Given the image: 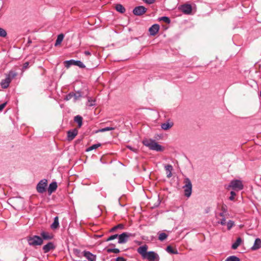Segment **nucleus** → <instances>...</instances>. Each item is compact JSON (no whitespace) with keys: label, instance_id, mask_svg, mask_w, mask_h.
I'll return each mask as SVG.
<instances>
[{"label":"nucleus","instance_id":"f257e3e1","mask_svg":"<svg viewBox=\"0 0 261 261\" xmlns=\"http://www.w3.org/2000/svg\"><path fill=\"white\" fill-rule=\"evenodd\" d=\"M142 143L151 150L156 151H163L164 150V148L154 140L146 139L143 140Z\"/></svg>","mask_w":261,"mask_h":261},{"label":"nucleus","instance_id":"f03ea898","mask_svg":"<svg viewBox=\"0 0 261 261\" xmlns=\"http://www.w3.org/2000/svg\"><path fill=\"white\" fill-rule=\"evenodd\" d=\"M27 241L30 246H40L43 244V239L38 236L28 237Z\"/></svg>","mask_w":261,"mask_h":261},{"label":"nucleus","instance_id":"7ed1b4c3","mask_svg":"<svg viewBox=\"0 0 261 261\" xmlns=\"http://www.w3.org/2000/svg\"><path fill=\"white\" fill-rule=\"evenodd\" d=\"M185 185L183 187L184 190V194L187 197H189L192 193V185L190 179L187 177L184 179Z\"/></svg>","mask_w":261,"mask_h":261},{"label":"nucleus","instance_id":"20e7f679","mask_svg":"<svg viewBox=\"0 0 261 261\" xmlns=\"http://www.w3.org/2000/svg\"><path fill=\"white\" fill-rule=\"evenodd\" d=\"M65 66L66 68H69L72 65L77 66L81 68H85L86 67L85 65L79 60H74L73 59L65 61L64 62Z\"/></svg>","mask_w":261,"mask_h":261},{"label":"nucleus","instance_id":"39448f33","mask_svg":"<svg viewBox=\"0 0 261 261\" xmlns=\"http://www.w3.org/2000/svg\"><path fill=\"white\" fill-rule=\"evenodd\" d=\"M228 187L237 191L241 190L244 188L242 181L238 179L231 180Z\"/></svg>","mask_w":261,"mask_h":261},{"label":"nucleus","instance_id":"423d86ee","mask_svg":"<svg viewBox=\"0 0 261 261\" xmlns=\"http://www.w3.org/2000/svg\"><path fill=\"white\" fill-rule=\"evenodd\" d=\"M47 180L45 179L41 180L36 187L37 191L39 193H43L46 191Z\"/></svg>","mask_w":261,"mask_h":261},{"label":"nucleus","instance_id":"0eeeda50","mask_svg":"<svg viewBox=\"0 0 261 261\" xmlns=\"http://www.w3.org/2000/svg\"><path fill=\"white\" fill-rule=\"evenodd\" d=\"M82 97L81 92L80 91L74 93L73 92H70L64 98V100L68 101L72 98L74 99V101H75L78 100L80 97Z\"/></svg>","mask_w":261,"mask_h":261},{"label":"nucleus","instance_id":"6e6552de","mask_svg":"<svg viewBox=\"0 0 261 261\" xmlns=\"http://www.w3.org/2000/svg\"><path fill=\"white\" fill-rule=\"evenodd\" d=\"M133 236L131 233L127 232H123L120 235H118V241L119 244H124L128 241L129 237Z\"/></svg>","mask_w":261,"mask_h":261},{"label":"nucleus","instance_id":"1a4fd4ad","mask_svg":"<svg viewBox=\"0 0 261 261\" xmlns=\"http://www.w3.org/2000/svg\"><path fill=\"white\" fill-rule=\"evenodd\" d=\"M144 258H146L148 261H159L160 257L159 255L154 251L148 252L147 255Z\"/></svg>","mask_w":261,"mask_h":261},{"label":"nucleus","instance_id":"9d476101","mask_svg":"<svg viewBox=\"0 0 261 261\" xmlns=\"http://www.w3.org/2000/svg\"><path fill=\"white\" fill-rule=\"evenodd\" d=\"M147 11V9L143 6H140L135 7L133 10V13L137 16H140L144 14Z\"/></svg>","mask_w":261,"mask_h":261},{"label":"nucleus","instance_id":"9b49d317","mask_svg":"<svg viewBox=\"0 0 261 261\" xmlns=\"http://www.w3.org/2000/svg\"><path fill=\"white\" fill-rule=\"evenodd\" d=\"M181 11L186 14H190L192 12V6L190 4H184L181 6Z\"/></svg>","mask_w":261,"mask_h":261},{"label":"nucleus","instance_id":"f8f14e48","mask_svg":"<svg viewBox=\"0 0 261 261\" xmlns=\"http://www.w3.org/2000/svg\"><path fill=\"white\" fill-rule=\"evenodd\" d=\"M56 248V246H55L53 242H48L46 245H44L42 249L43 250L44 253H46L48 252L51 250L55 249Z\"/></svg>","mask_w":261,"mask_h":261},{"label":"nucleus","instance_id":"ddd939ff","mask_svg":"<svg viewBox=\"0 0 261 261\" xmlns=\"http://www.w3.org/2000/svg\"><path fill=\"white\" fill-rule=\"evenodd\" d=\"M147 246L146 245H144L139 247L137 249V251L142 256L143 258H145L148 253L147 252Z\"/></svg>","mask_w":261,"mask_h":261},{"label":"nucleus","instance_id":"4468645a","mask_svg":"<svg viewBox=\"0 0 261 261\" xmlns=\"http://www.w3.org/2000/svg\"><path fill=\"white\" fill-rule=\"evenodd\" d=\"M83 255L89 261H95L96 256L89 251H84Z\"/></svg>","mask_w":261,"mask_h":261},{"label":"nucleus","instance_id":"2eb2a0df","mask_svg":"<svg viewBox=\"0 0 261 261\" xmlns=\"http://www.w3.org/2000/svg\"><path fill=\"white\" fill-rule=\"evenodd\" d=\"M160 29V26L158 24H154L152 25L149 29V32L151 36L155 35L159 32Z\"/></svg>","mask_w":261,"mask_h":261},{"label":"nucleus","instance_id":"dca6fc26","mask_svg":"<svg viewBox=\"0 0 261 261\" xmlns=\"http://www.w3.org/2000/svg\"><path fill=\"white\" fill-rule=\"evenodd\" d=\"M78 133L77 130L74 128L72 130H70L67 132V139L68 141L72 140L75 136L77 135Z\"/></svg>","mask_w":261,"mask_h":261},{"label":"nucleus","instance_id":"f3484780","mask_svg":"<svg viewBox=\"0 0 261 261\" xmlns=\"http://www.w3.org/2000/svg\"><path fill=\"white\" fill-rule=\"evenodd\" d=\"M40 235L42 237L41 238L45 240H51L54 237V236L52 234L49 233L46 231H42L40 233Z\"/></svg>","mask_w":261,"mask_h":261},{"label":"nucleus","instance_id":"a211bd4d","mask_svg":"<svg viewBox=\"0 0 261 261\" xmlns=\"http://www.w3.org/2000/svg\"><path fill=\"white\" fill-rule=\"evenodd\" d=\"M261 248V240L259 238L255 239L254 245L251 247V250H256Z\"/></svg>","mask_w":261,"mask_h":261},{"label":"nucleus","instance_id":"6ab92c4d","mask_svg":"<svg viewBox=\"0 0 261 261\" xmlns=\"http://www.w3.org/2000/svg\"><path fill=\"white\" fill-rule=\"evenodd\" d=\"M10 83L11 81L9 79L6 77L5 79L2 80L0 84L2 88L6 89L9 86Z\"/></svg>","mask_w":261,"mask_h":261},{"label":"nucleus","instance_id":"aec40b11","mask_svg":"<svg viewBox=\"0 0 261 261\" xmlns=\"http://www.w3.org/2000/svg\"><path fill=\"white\" fill-rule=\"evenodd\" d=\"M173 123L171 121H167L161 124V128L164 130H168L173 126Z\"/></svg>","mask_w":261,"mask_h":261},{"label":"nucleus","instance_id":"412c9836","mask_svg":"<svg viewBox=\"0 0 261 261\" xmlns=\"http://www.w3.org/2000/svg\"><path fill=\"white\" fill-rule=\"evenodd\" d=\"M57 187V183L56 181L52 182L49 185V187L48 188V192L49 194L52 193L56 190Z\"/></svg>","mask_w":261,"mask_h":261},{"label":"nucleus","instance_id":"4be33fe9","mask_svg":"<svg viewBox=\"0 0 261 261\" xmlns=\"http://www.w3.org/2000/svg\"><path fill=\"white\" fill-rule=\"evenodd\" d=\"M165 170L166 171L167 177L168 178H170L172 176V170H173V167L171 165H167L165 166Z\"/></svg>","mask_w":261,"mask_h":261},{"label":"nucleus","instance_id":"5701e85b","mask_svg":"<svg viewBox=\"0 0 261 261\" xmlns=\"http://www.w3.org/2000/svg\"><path fill=\"white\" fill-rule=\"evenodd\" d=\"M59 227V218L55 217L54 218V222L50 225V227L53 229H56Z\"/></svg>","mask_w":261,"mask_h":261},{"label":"nucleus","instance_id":"b1692460","mask_svg":"<svg viewBox=\"0 0 261 261\" xmlns=\"http://www.w3.org/2000/svg\"><path fill=\"white\" fill-rule=\"evenodd\" d=\"M17 75V73L14 71L10 70L8 74H7L6 77L9 79L10 81H11L15 78Z\"/></svg>","mask_w":261,"mask_h":261},{"label":"nucleus","instance_id":"393cba45","mask_svg":"<svg viewBox=\"0 0 261 261\" xmlns=\"http://www.w3.org/2000/svg\"><path fill=\"white\" fill-rule=\"evenodd\" d=\"M74 120L78 124V127H81L83 123V118L80 115H77L74 117Z\"/></svg>","mask_w":261,"mask_h":261},{"label":"nucleus","instance_id":"a878e982","mask_svg":"<svg viewBox=\"0 0 261 261\" xmlns=\"http://www.w3.org/2000/svg\"><path fill=\"white\" fill-rule=\"evenodd\" d=\"M242 242V240L241 238H238L236 241L232 245L231 248L233 249H236L241 244Z\"/></svg>","mask_w":261,"mask_h":261},{"label":"nucleus","instance_id":"bb28decb","mask_svg":"<svg viewBox=\"0 0 261 261\" xmlns=\"http://www.w3.org/2000/svg\"><path fill=\"white\" fill-rule=\"evenodd\" d=\"M115 9L118 12L121 13H124L125 11V8L121 4H117L115 6Z\"/></svg>","mask_w":261,"mask_h":261},{"label":"nucleus","instance_id":"cd10ccee","mask_svg":"<svg viewBox=\"0 0 261 261\" xmlns=\"http://www.w3.org/2000/svg\"><path fill=\"white\" fill-rule=\"evenodd\" d=\"M64 38V35L63 34H61L58 36L57 39L56 41L55 45L56 46L60 45L61 43L62 42Z\"/></svg>","mask_w":261,"mask_h":261},{"label":"nucleus","instance_id":"c85d7f7f","mask_svg":"<svg viewBox=\"0 0 261 261\" xmlns=\"http://www.w3.org/2000/svg\"><path fill=\"white\" fill-rule=\"evenodd\" d=\"M124 228V225L122 224H118L117 225L113 227V228H112L110 231V232H114L117 229H123Z\"/></svg>","mask_w":261,"mask_h":261},{"label":"nucleus","instance_id":"c756f323","mask_svg":"<svg viewBox=\"0 0 261 261\" xmlns=\"http://www.w3.org/2000/svg\"><path fill=\"white\" fill-rule=\"evenodd\" d=\"M100 146H101L100 143L93 144V145H91V146H90L89 147H88V148H87L86 151H91L92 150L95 149Z\"/></svg>","mask_w":261,"mask_h":261},{"label":"nucleus","instance_id":"7c9ffc66","mask_svg":"<svg viewBox=\"0 0 261 261\" xmlns=\"http://www.w3.org/2000/svg\"><path fill=\"white\" fill-rule=\"evenodd\" d=\"M166 250L168 253L174 254H177V251L173 249V248L171 246H168Z\"/></svg>","mask_w":261,"mask_h":261},{"label":"nucleus","instance_id":"2f4dec72","mask_svg":"<svg viewBox=\"0 0 261 261\" xmlns=\"http://www.w3.org/2000/svg\"><path fill=\"white\" fill-rule=\"evenodd\" d=\"M225 261H240V259L237 256L232 255L228 257Z\"/></svg>","mask_w":261,"mask_h":261},{"label":"nucleus","instance_id":"473e14b6","mask_svg":"<svg viewBox=\"0 0 261 261\" xmlns=\"http://www.w3.org/2000/svg\"><path fill=\"white\" fill-rule=\"evenodd\" d=\"M168 235L164 232H161L159 234V240L161 241H163L167 239Z\"/></svg>","mask_w":261,"mask_h":261},{"label":"nucleus","instance_id":"72a5a7b5","mask_svg":"<svg viewBox=\"0 0 261 261\" xmlns=\"http://www.w3.org/2000/svg\"><path fill=\"white\" fill-rule=\"evenodd\" d=\"M159 20L163 21L169 24L171 22L170 18L167 16H163L159 18Z\"/></svg>","mask_w":261,"mask_h":261},{"label":"nucleus","instance_id":"f704fd0d","mask_svg":"<svg viewBox=\"0 0 261 261\" xmlns=\"http://www.w3.org/2000/svg\"><path fill=\"white\" fill-rule=\"evenodd\" d=\"M114 129H115V127H106L99 129L98 130H97V132H105L106 131L112 130H114Z\"/></svg>","mask_w":261,"mask_h":261},{"label":"nucleus","instance_id":"c9c22d12","mask_svg":"<svg viewBox=\"0 0 261 261\" xmlns=\"http://www.w3.org/2000/svg\"><path fill=\"white\" fill-rule=\"evenodd\" d=\"M107 252L108 253H118L120 252V250L117 248H108L107 250Z\"/></svg>","mask_w":261,"mask_h":261},{"label":"nucleus","instance_id":"e433bc0d","mask_svg":"<svg viewBox=\"0 0 261 261\" xmlns=\"http://www.w3.org/2000/svg\"><path fill=\"white\" fill-rule=\"evenodd\" d=\"M234 225V223L232 220H229L227 223L228 230H230Z\"/></svg>","mask_w":261,"mask_h":261},{"label":"nucleus","instance_id":"4c0bfd02","mask_svg":"<svg viewBox=\"0 0 261 261\" xmlns=\"http://www.w3.org/2000/svg\"><path fill=\"white\" fill-rule=\"evenodd\" d=\"M6 36V31L4 29L0 28V37H5Z\"/></svg>","mask_w":261,"mask_h":261},{"label":"nucleus","instance_id":"58836bf2","mask_svg":"<svg viewBox=\"0 0 261 261\" xmlns=\"http://www.w3.org/2000/svg\"><path fill=\"white\" fill-rule=\"evenodd\" d=\"M117 238H118V234H115L112 235V236H110L106 241L107 242H108V241H110L111 240H113L116 239Z\"/></svg>","mask_w":261,"mask_h":261},{"label":"nucleus","instance_id":"ea45409f","mask_svg":"<svg viewBox=\"0 0 261 261\" xmlns=\"http://www.w3.org/2000/svg\"><path fill=\"white\" fill-rule=\"evenodd\" d=\"M73 253L77 256L80 257L81 256V251L79 249L74 248L73 249Z\"/></svg>","mask_w":261,"mask_h":261},{"label":"nucleus","instance_id":"a19ab883","mask_svg":"<svg viewBox=\"0 0 261 261\" xmlns=\"http://www.w3.org/2000/svg\"><path fill=\"white\" fill-rule=\"evenodd\" d=\"M88 105L90 107L94 106L95 105V100H92L91 97H89Z\"/></svg>","mask_w":261,"mask_h":261},{"label":"nucleus","instance_id":"79ce46f5","mask_svg":"<svg viewBox=\"0 0 261 261\" xmlns=\"http://www.w3.org/2000/svg\"><path fill=\"white\" fill-rule=\"evenodd\" d=\"M236 195V193L234 191L230 192V196L229 198V199L231 201H233L234 199V197Z\"/></svg>","mask_w":261,"mask_h":261},{"label":"nucleus","instance_id":"37998d69","mask_svg":"<svg viewBox=\"0 0 261 261\" xmlns=\"http://www.w3.org/2000/svg\"><path fill=\"white\" fill-rule=\"evenodd\" d=\"M218 223L221 224L222 225H225L226 223V219L225 218H222L218 222Z\"/></svg>","mask_w":261,"mask_h":261},{"label":"nucleus","instance_id":"c03bdc74","mask_svg":"<svg viewBox=\"0 0 261 261\" xmlns=\"http://www.w3.org/2000/svg\"><path fill=\"white\" fill-rule=\"evenodd\" d=\"M29 62H25L23 65L22 70L24 71V70H26L29 67Z\"/></svg>","mask_w":261,"mask_h":261},{"label":"nucleus","instance_id":"a18cd8bd","mask_svg":"<svg viewBox=\"0 0 261 261\" xmlns=\"http://www.w3.org/2000/svg\"><path fill=\"white\" fill-rule=\"evenodd\" d=\"M145 3L148 4H153L155 0H143Z\"/></svg>","mask_w":261,"mask_h":261},{"label":"nucleus","instance_id":"49530a36","mask_svg":"<svg viewBox=\"0 0 261 261\" xmlns=\"http://www.w3.org/2000/svg\"><path fill=\"white\" fill-rule=\"evenodd\" d=\"M6 104H7V102H5L0 105V111H2L4 109Z\"/></svg>","mask_w":261,"mask_h":261},{"label":"nucleus","instance_id":"de8ad7c7","mask_svg":"<svg viewBox=\"0 0 261 261\" xmlns=\"http://www.w3.org/2000/svg\"><path fill=\"white\" fill-rule=\"evenodd\" d=\"M116 261H126V259H124L123 257H118L116 259Z\"/></svg>","mask_w":261,"mask_h":261},{"label":"nucleus","instance_id":"09e8293b","mask_svg":"<svg viewBox=\"0 0 261 261\" xmlns=\"http://www.w3.org/2000/svg\"><path fill=\"white\" fill-rule=\"evenodd\" d=\"M84 54L86 56H90L91 55V53L90 51H88V50H86L84 51Z\"/></svg>","mask_w":261,"mask_h":261},{"label":"nucleus","instance_id":"8fccbe9b","mask_svg":"<svg viewBox=\"0 0 261 261\" xmlns=\"http://www.w3.org/2000/svg\"><path fill=\"white\" fill-rule=\"evenodd\" d=\"M128 148H129L130 150L135 152L136 151V149H134L132 147L130 146H127V147Z\"/></svg>","mask_w":261,"mask_h":261},{"label":"nucleus","instance_id":"3c124183","mask_svg":"<svg viewBox=\"0 0 261 261\" xmlns=\"http://www.w3.org/2000/svg\"><path fill=\"white\" fill-rule=\"evenodd\" d=\"M219 216H220V217H222V218H225V217H224V213H220L219 214Z\"/></svg>","mask_w":261,"mask_h":261},{"label":"nucleus","instance_id":"603ef678","mask_svg":"<svg viewBox=\"0 0 261 261\" xmlns=\"http://www.w3.org/2000/svg\"><path fill=\"white\" fill-rule=\"evenodd\" d=\"M109 246H115V245L114 244H110Z\"/></svg>","mask_w":261,"mask_h":261},{"label":"nucleus","instance_id":"864d4df0","mask_svg":"<svg viewBox=\"0 0 261 261\" xmlns=\"http://www.w3.org/2000/svg\"><path fill=\"white\" fill-rule=\"evenodd\" d=\"M260 96L261 97V90H260Z\"/></svg>","mask_w":261,"mask_h":261}]
</instances>
